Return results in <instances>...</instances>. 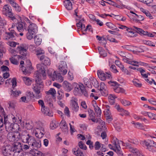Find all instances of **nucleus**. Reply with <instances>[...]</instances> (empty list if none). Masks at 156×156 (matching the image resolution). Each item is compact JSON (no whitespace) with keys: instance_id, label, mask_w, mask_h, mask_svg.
<instances>
[{"instance_id":"f704fd0d","label":"nucleus","mask_w":156,"mask_h":156,"mask_svg":"<svg viewBox=\"0 0 156 156\" xmlns=\"http://www.w3.org/2000/svg\"><path fill=\"white\" fill-rule=\"evenodd\" d=\"M140 66H145L148 70L151 71V69H154L156 68V66L151 65L150 64H147L143 62H142Z\"/></svg>"},{"instance_id":"423d86ee","label":"nucleus","mask_w":156,"mask_h":156,"mask_svg":"<svg viewBox=\"0 0 156 156\" xmlns=\"http://www.w3.org/2000/svg\"><path fill=\"white\" fill-rule=\"evenodd\" d=\"M9 31L8 32H6L5 34V40H14L16 37L18 36V34H17L15 31L9 28Z\"/></svg>"},{"instance_id":"6e6552de","label":"nucleus","mask_w":156,"mask_h":156,"mask_svg":"<svg viewBox=\"0 0 156 156\" xmlns=\"http://www.w3.org/2000/svg\"><path fill=\"white\" fill-rule=\"evenodd\" d=\"M30 141L29 145H31L35 150L41 147V143L39 139H35L33 137L31 139H30Z\"/></svg>"},{"instance_id":"2f4dec72","label":"nucleus","mask_w":156,"mask_h":156,"mask_svg":"<svg viewBox=\"0 0 156 156\" xmlns=\"http://www.w3.org/2000/svg\"><path fill=\"white\" fill-rule=\"evenodd\" d=\"M140 11L143 13H144L147 16L149 17L150 19H153V17L151 15L150 12L147 10L143 8H140Z\"/></svg>"},{"instance_id":"49530a36","label":"nucleus","mask_w":156,"mask_h":156,"mask_svg":"<svg viewBox=\"0 0 156 156\" xmlns=\"http://www.w3.org/2000/svg\"><path fill=\"white\" fill-rule=\"evenodd\" d=\"M87 31H91L92 32L93 30L91 25H88L86 28L85 27V26H84V28L83 30V32H83V34H85V33H84V32Z\"/></svg>"},{"instance_id":"5fc2aeb1","label":"nucleus","mask_w":156,"mask_h":156,"mask_svg":"<svg viewBox=\"0 0 156 156\" xmlns=\"http://www.w3.org/2000/svg\"><path fill=\"white\" fill-rule=\"evenodd\" d=\"M134 28L138 33H139L140 34L144 35V32H146V31H144L141 29L136 27H134Z\"/></svg>"},{"instance_id":"ea45409f","label":"nucleus","mask_w":156,"mask_h":156,"mask_svg":"<svg viewBox=\"0 0 156 156\" xmlns=\"http://www.w3.org/2000/svg\"><path fill=\"white\" fill-rule=\"evenodd\" d=\"M137 70L139 71L142 75L143 77L144 78H147L148 77V75L144 73L145 72V70L141 68H140L137 69Z\"/></svg>"},{"instance_id":"f3484780","label":"nucleus","mask_w":156,"mask_h":156,"mask_svg":"<svg viewBox=\"0 0 156 156\" xmlns=\"http://www.w3.org/2000/svg\"><path fill=\"white\" fill-rule=\"evenodd\" d=\"M40 60L42 62L43 65L40 64L42 65L45 66V70L46 68V66H49L50 65V61L49 59L47 57L44 55H42L40 58ZM39 64H38L39 65ZM46 71V70H45Z\"/></svg>"},{"instance_id":"4be33fe9","label":"nucleus","mask_w":156,"mask_h":156,"mask_svg":"<svg viewBox=\"0 0 156 156\" xmlns=\"http://www.w3.org/2000/svg\"><path fill=\"white\" fill-rule=\"evenodd\" d=\"M43 110L41 109V111L44 115L52 117L53 116V114L52 112L50 111L49 108L45 106L43 108Z\"/></svg>"},{"instance_id":"6e6d98bb","label":"nucleus","mask_w":156,"mask_h":156,"mask_svg":"<svg viewBox=\"0 0 156 156\" xmlns=\"http://www.w3.org/2000/svg\"><path fill=\"white\" fill-rule=\"evenodd\" d=\"M83 80L84 84L88 88H91L92 86L89 82V79L86 78H84Z\"/></svg>"},{"instance_id":"680f3d73","label":"nucleus","mask_w":156,"mask_h":156,"mask_svg":"<svg viewBox=\"0 0 156 156\" xmlns=\"http://www.w3.org/2000/svg\"><path fill=\"white\" fill-rule=\"evenodd\" d=\"M6 43L8 45L12 47H15L17 44V43L13 41H8Z\"/></svg>"},{"instance_id":"e433bc0d","label":"nucleus","mask_w":156,"mask_h":156,"mask_svg":"<svg viewBox=\"0 0 156 156\" xmlns=\"http://www.w3.org/2000/svg\"><path fill=\"white\" fill-rule=\"evenodd\" d=\"M41 38L39 36L36 35L34 37V42L36 45H40L41 44Z\"/></svg>"},{"instance_id":"052dcab7","label":"nucleus","mask_w":156,"mask_h":156,"mask_svg":"<svg viewBox=\"0 0 156 156\" xmlns=\"http://www.w3.org/2000/svg\"><path fill=\"white\" fill-rule=\"evenodd\" d=\"M142 62L140 61H137L132 60L131 65L135 66H139V65H140Z\"/></svg>"},{"instance_id":"aec40b11","label":"nucleus","mask_w":156,"mask_h":156,"mask_svg":"<svg viewBox=\"0 0 156 156\" xmlns=\"http://www.w3.org/2000/svg\"><path fill=\"white\" fill-rule=\"evenodd\" d=\"M127 146L129 148V151L133 153L134 155L137 156H144L141 154L140 151L136 148L133 147H130L129 144H127Z\"/></svg>"},{"instance_id":"603ef678","label":"nucleus","mask_w":156,"mask_h":156,"mask_svg":"<svg viewBox=\"0 0 156 156\" xmlns=\"http://www.w3.org/2000/svg\"><path fill=\"white\" fill-rule=\"evenodd\" d=\"M144 35H147L148 37H156V33L153 32L152 33L148 32L147 31L144 32Z\"/></svg>"},{"instance_id":"de8ad7c7","label":"nucleus","mask_w":156,"mask_h":156,"mask_svg":"<svg viewBox=\"0 0 156 156\" xmlns=\"http://www.w3.org/2000/svg\"><path fill=\"white\" fill-rule=\"evenodd\" d=\"M143 43L150 46L155 47L154 43L149 41L144 40Z\"/></svg>"},{"instance_id":"bf43d9fd","label":"nucleus","mask_w":156,"mask_h":156,"mask_svg":"<svg viewBox=\"0 0 156 156\" xmlns=\"http://www.w3.org/2000/svg\"><path fill=\"white\" fill-rule=\"evenodd\" d=\"M82 88V90L81 91V94L82 93V94L83 95L85 96L86 97H88V94L87 91L86 90L85 87H84L83 85Z\"/></svg>"},{"instance_id":"cd10ccee","label":"nucleus","mask_w":156,"mask_h":156,"mask_svg":"<svg viewBox=\"0 0 156 156\" xmlns=\"http://www.w3.org/2000/svg\"><path fill=\"white\" fill-rule=\"evenodd\" d=\"M53 81L54 80H57L59 82H62L63 80V77L61 75L60 73H56V74L52 80Z\"/></svg>"},{"instance_id":"f257e3e1","label":"nucleus","mask_w":156,"mask_h":156,"mask_svg":"<svg viewBox=\"0 0 156 156\" xmlns=\"http://www.w3.org/2000/svg\"><path fill=\"white\" fill-rule=\"evenodd\" d=\"M37 70L35 79L36 83L33 85V89L36 94L37 98H40L41 97V90L43 87V83L42 79L45 80L46 73L45 66L41 65H37Z\"/></svg>"},{"instance_id":"20e7f679","label":"nucleus","mask_w":156,"mask_h":156,"mask_svg":"<svg viewBox=\"0 0 156 156\" xmlns=\"http://www.w3.org/2000/svg\"><path fill=\"white\" fill-rule=\"evenodd\" d=\"M28 45L26 44H22L17 47V50L19 51L20 54L22 56L20 57L23 59L26 58L27 53Z\"/></svg>"},{"instance_id":"a19ab883","label":"nucleus","mask_w":156,"mask_h":156,"mask_svg":"<svg viewBox=\"0 0 156 156\" xmlns=\"http://www.w3.org/2000/svg\"><path fill=\"white\" fill-rule=\"evenodd\" d=\"M98 49L101 56L103 57H105L107 56V53L102 48L100 47H98Z\"/></svg>"},{"instance_id":"3c124183","label":"nucleus","mask_w":156,"mask_h":156,"mask_svg":"<svg viewBox=\"0 0 156 156\" xmlns=\"http://www.w3.org/2000/svg\"><path fill=\"white\" fill-rule=\"evenodd\" d=\"M32 152L34 153L35 156H44V155L41 152L37 151L36 149L34 150Z\"/></svg>"},{"instance_id":"a211bd4d","label":"nucleus","mask_w":156,"mask_h":156,"mask_svg":"<svg viewBox=\"0 0 156 156\" xmlns=\"http://www.w3.org/2000/svg\"><path fill=\"white\" fill-rule=\"evenodd\" d=\"M33 136L29 135V134L27 133H26L25 135L23 134L22 135H21V138L22 142L24 143H28V144H29V142H30V139L32 138Z\"/></svg>"},{"instance_id":"37998d69","label":"nucleus","mask_w":156,"mask_h":156,"mask_svg":"<svg viewBox=\"0 0 156 156\" xmlns=\"http://www.w3.org/2000/svg\"><path fill=\"white\" fill-rule=\"evenodd\" d=\"M35 34L32 32H30V31H28V32L27 33V39L29 40H31L32 39L33 37L34 36V35Z\"/></svg>"},{"instance_id":"7c9ffc66","label":"nucleus","mask_w":156,"mask_h":156,"mask_svg":"<svg viewBox=\"0 0 156 156\" xmlns=\"http://www.w3.org/2000/svg\"><path fill=\"white\" fill-rule=\"evenodd\" d=\"M22 79L25 84L27 85L30 86L31 84L32 81L29 77L27 76L22 77Z\"/></svg>"},{"instance_id":"c03bdc74","label":"nucleus","mask_w":156,"mask_h":156,"mask_svg":"<svg viewBox=\"0 0 156 156\" xmlns=\"http://www.w3.org/2000/svg\"><path fill=\"white\" fill-rule=\"evenodd\" d=\"M121 102L122 104L125 106L130 105L132 104L130 102L125 99L121 100Z\"/></svg>"},{"instance_id":"7ed1b4c3","label":"nucleus","mask_w":156,"mask_h":156,"mask_svg":"<svg viewBox=\"0 0 156 156\" xmlns=\"http://www.w3.org/2000/svg\"><path fill=\"white\" fill-rule=\"evenodd\" d=\"M8 140L10 142L18 141L21 138V134L19 132H9L7 135Z\"/></svg>"},{"instance_id":"a18cd8bd","label":"nucleus","mask_w":156,"mask_h":156,"mask_svg":"<svg viewBox=\"0 0 156 156\" xmlns=\"http://www.w3.org/2000/svg\"><path fill=\"white\" fill-rule=\"evenodd\" d=\"M44 50L41 49H38L36 51V55L37 57L40 59V58L41 56V55H43L44 54Z\"/></svg>"},{"instance_id":"393cba45","label":"nucleus","mask_w":156,"mask_h":156,"mask_svg":"<svg viewBox=\"0 0 156 156\" xmlns=\"http://www.w3.org/2000/svg\"><path fill=\"white\" fill-rule=\"evenodd\" d=\"M60 126L62 131L64 132L67 133L68 131L67 125L66 122L64 121H62L60 123Z\"/></svg>"},{"instance_id":"9b49d317","label":"nucleus","mask_w":156,"mask_h":156,"mask_svg":"<svg viewBox=\"0 0 156 156\" xmlns=\"http://www.w3.org/2000/svg\"><path fill=\"white\" fill-rule=\"evenodd\" d=\"M77 101V98L74 97H73L70 101V105L73 112H77L79 110Z\"/></svg>"},{"instance_id":"c756f323","label":"nucleus","mask_w":156,"mask_h":156,"mask_svg":"<svg viewBox=\"0 0 156 156\" xmlns=\"http://www.w3.org/2000/svg\"><path fill=\"white\" fill-rule=\"evenodd\" d=\"M10 83H12L13 88H14L16 86L17 83L16 79L15 78H14L12 80L11 79H8L5 82L6 84H10Z\"/></svg>"},{"instance_id":"864d4df0","label":"nucleus","mask_w":156,"mask_h":156,"mask_svg":"<svg viewBox=\"0 0 156 156\" xmlns=\"http://www.w3.org/2000/svg\"><path fill=\"white\" fill-rule=\"evenodd\" d=\"M94 110L98 116L101 115V109L98 106L94 108Z\"/></svg>"},{"instance_id":"e2e57ef3","label":"nucleus","mask_w":156,"mask_h":156,"mask_svg":"<svg viewBox=\"0 0 156 156\" xmlns=\"http://www.w3.org/2000/svg\"><path fill=\"white\" fill-rule=\"evenodd\" d=\"M115 63L116 66H118L121 69L124 68V66L119 60H117L115 61Z\"/></svg>"},{"instance_id":"473e14b6","label":"nucleus","mask_w":156,"mask_h":156,"mask_svg":"<svg viewBox=\"0 0 156 156\" xmlns=\"http://www.w3.org/2000/svg\"><path fill=\"white\" fill-rule=\"evenodd\" d=\"M24 23L22 22L18 23L17 26L16 28L20 32H22L24 30Z\"/></svg>"},{"instance_id":"69168bd1","label":"nucleus","mask_w":156,"mask_h":156,"mask_svg":"<svg viewBox=\"0 0 156 156\" xmlns=\"http://www.w3.org/2000/svg\"><path fill=\"white\" fill-rule=\"evenodd\" d=\"M47 93L54 96L55 94L56 91L55 89L53 88H51L47 92Z\"/></svg>"},{"instance_id":"c9c22d12","label":"nucleus","mask_w":156,"mask_h":156,"mask_svg":"<svg viewBox=\"0 0 156 156\" xmlns=\"http://www.w3.org/2000/svg\"><path fill=\"white\" fill-rule=\"evenodd\" d=\"M131 56V57H124L122 58L123 61L125 62H126L128 64H129L130 65H131L132 64V60L133 59V58L131 55H130Z\"/></svg>"},{"instance_id":"1a4fd4ad","label":"nucleus","mask_w":156,"mask_h":156,"mask_svg":"<svg viewBox=\"0 0 156 156\" xmlns=\"http://www.w3.org/2000/svg\"><path fill=\"white\" fill-rule=\"evenodd\" d=\"M58 69L61 74L65 75L67 72V66L66 62H60L58 66Z\"/></svg>"},{"instance_id":"c85d7f7f","label":"nucleus","mask_w":156,"mask_h":156,"mask_svg":"<svg viewBox=\"0 0 156 156\" xmlns=\"http://www.w3.org/2000/svg\"><path fill=\"white\" fill-rule=\"evenodd\" d=\"M72 152L76 156H84L82 152L79 148H73L72 150Z\"/></svg>"},{"instance_id":"774afa93","label":"nucleus","mask_w":156,"mask_h":156,"mask_svg":"<svg viewBox=\"0 0 156 156\" xmlns=\"http://www.w3.org/2000/svg\"><path fill=\"white\" fill-rule=\"evenodd\" d=\"M111 70L113 72L116 73L118 72V71L116 69V67L115 65H112L110 67Z\"/></svg>"},{"instance_id":"72a5a7b5","label":"nucleus","mask_w":156,"mask_h":156,"mask_svg":"<svg viewBox=\"0 0 156 156\" xmlns=\"http://www.w3.org/2000/svg\"><path fill=\"white\" fill-rule=\"evenodd\" d=\"M48 76L52 78L53 80L54 76L56 74L55 71L52 69H49L48 71Z\"/></svg>"},{"instance_id":"0e129e2a","label":"nucleus","mask_w":156,"mask_h":156,"mask_svg":"<svg viewBox=\"0 0 156 156\" xmlns=\"http://www.w3.org/2000/svg\"><path fill=\"white\" fill-rule=\"evenodd\" d=\"M21 92L20 91H13L11 90V95L12 96H16L20 94Z\"/></svg>"},{"instance_id":"4468645a","label":"nucleus","mask_w":156,"mask_h":156,"mask_svg":"<svg viewBox=\"0 0 156 156\" xmlns=\"http://www.w3.org/2000/svg\"><path fill=\"white\" fill-rule=\"evenodd\" d=\"M76 20L77 22L76 26L78 29H80L82 32H83V30L85 26V25L83 23V22L84 21V18H82L81 16H80L76 18Z\"/></svg>"},{"instance_id":"79ce46f5","label":"nucleus","mask_w":156,"mask_h":156,"mask_svg":"<svg viewBox=\"0 0 156 156\" xmlns=\"http://www.w3.org/2000/svg\"><path fill=\"white\" fill-rule=\"evenodd\" d=\"M117 98V97L115 95L113 94H109L108 96L109 101L110 102L112 101V104L115 103V99Z\"/></svg>"},{"instance_id":"412c9836","label":"nucleus","mask_w":156,"mask_h":156,"mask_svg":"<svg viewBox=\"0 0 156 156\" xmlns=\"http://www.w3.org/2000/svg\"><path fill=\"white\" fill-rule=\"evenodd\" d=\"M37 27L35 23H32L30 24L27 28L28 31L31 32L35 34H36L37 31Z\"/></svg>"},{"instance_id":"bb28decb","label":"nucleus","mask_w":156,"mask_h":156,"mask_svg":"<svg viewBox=\"0 0 156 156\" xmlns=\"http://www.w3.org/2000/svg\"><path fill=\"white\" fill-rule=\"evenodd\" d=\"M64 5L66 8L68 10L72 9V4L70 0H66L64 2Z\"/></svg>"},{"instance_id":"4c0bfd02","label":"nucleus","mask_w":156,"mask_h":156,"mask_svg":"<svg viewBox=\"0 0 156 156\" xmlns=\"http://www.w3.org/2000/svg\"><path fill=\"white\" fill-rule=\"evenodd\" d=\"M5 15L8 18L12 20L16 19L14 16V14L12 12V11H10V12H9L7 13L6 14H5Z\"/></svg>"},{"instance_id":"ddd939ff","label":"nucleus","mask_w":156,"mask_h":156,"mask_svg":"<svg viewBox=\"0 0 156 156\" xmlns=\"http://www.w3.org/2000/svg\"><path fill=\"white\" fill-rule=\"evenodd\" d=\"M97 74L99 79L102 81L105 80L106 79H110L111 78V76L110 74L107 73H105L101 70L98 71Z\"/></svg>"},{"instance_id":"338daca9","label":"nucleus","mask_w":156,"mask_h":156,"mask_svg":"<svg viewBox=\"0 0 156 156\" xmlns=\"http://www.w3.org/2000/svg\"><path fill=\"white\" fill-rule=\"evenodd\" d=\"M10 60L11 62L15 65H17L18 64V61L14 57H12L10 58Z\"/></svg>"},{"instance_id":"4d7b16f0","label":"nucleus","mask_w":156,"mask_h":156,"mask_svg":"<svg viewBox=\"0 0 156 156\" xmlns=\"http://www.w3.org/2000/svg\"><path fill=\"white\" fill-rule=\"evenodd\" d=\"M78 145L80 148L81 149L86 150L87 149L86 145L82 141L79 142Z\"/></svg>"},{"instance_id":"9d476101","label":"nucleus","mask_w":156,"mask_h":156,"mask_svg":"<svg viewBox=\"0 0 156 156\" xmlns=\"http://www.w3.org/2000/svg\"><path fill=\"white\" fill-rule=\"evenodd\" d=\"M73 87L74 89L73 90V93L75 95H79L81 94V91L82 88L83 87V84L74 82L73 83Z\"/></svg>"},{"instance_id":"09e8293b","label":"nucleus","mask_w":156,"mask_h":156,"mask_svg":"<svg viewBox=\"0 0 156 156\" xmlns=\"http://www.w3.org/2000/svg\"><path fill=\"white\" fill-rule=\"evenodd\" d=\"M106 25L109 28L112 30H115L116 29L115 26L111 23L107 22L106 23Z\"/></svg>"},{"instance_id":"39448f33","label":"nucleus","mask_w":156,"mask_h":156,"mask_svg":"<svg viewBox=\"0 0 156 156\" xmlns=\"http://www.w3.org/2000/svg\"><path fill=\"white\" fill-rule=\"evenodd\" d=\"M108 83L112 87L114 91L116 93H124L125 90L119 87V85L116 82L110 81Z\"/></svg>"},{"instance_id":"13d9d810","label":"nucleus","mask_w":156,"mask_h":156,"mask_svg":"<svg viewBox=\"0 0 156 156\" xmlns=\"http://www.w3.org/2000/svg\"><path fill=\"white\" fill-rule=\"evenodd\" d=\"M136 127L141 129H144V126L140 123L136 122L135 124Z\"/></svg>"},{"instance_id":"2eb2a0df","label":"nucleus","mask_w":156,"mask_h":156,"mask_svg":"<svg viewBox=\"0 0 156 156\" xmlns=\"http://www.w3.org/2000/svg\"><path fill=\"white\" fill-rule=\"evenodd\" d=\"M13 152L11 149V146L8 145L3 147L2 153L5 156H9Z\"/></svg>"},{"instance_id":"f03ea898","label":"nucleus","mask_w":156,"mask_h":156,"mask_svg":"<svg viewBox=\"0 0 156 156\" xmlns=\"http://www.w3.org/2000/svg\"><path fill=\"white\" fill-rule=\"evenodd\" d=\"M24 62L21 61L20 65V70H22L23 74L26 75L30 73V70L32 69L31 63L30 60H27L26 63V67L24 66Z\"/></svg>"},{"instance_id":"58836bf2","label":"nucleus","mask_w":156,"mask_h":156,"mask_svg":"<svg viewBox=\"0 0 156 156\" xmlns=\"http://www.w3.org/2000/svg\"><path fill=\"white\" fill-rule=\"evenodd\" d=\"M58 126V123L55 120H53L50 124V127L52 129L56 128Z\"/></svg>"},{"instance_id":"dca6fc26","label":"nucleus","mask_w":156,"mask_h":156,"mask_svg":"<svg viewBox=\"0 0 156 156\" xmlns=\"http://www.w3.org/2000/svg\"><path fill=\"white\" fill-rule=\"evenodd\" d=\"M45 133L44 128L42 126L37 128L35 133V136L39 138H41L43 136Z\"/></svg>"},{"instance_id":"0eeeda50","label":"nucleus","mask_w":156,"mask_h":156,"mask_svg":"<svg viewBox=\"0 0 156 156\" xmlns=\"http://www.w3.org/2000/svg\"><path fill=\"white\" fill-rule=\"evenodd\" d=\"M4 124L5 126L6 130L7 132L15 131V126H17V124H14L9 122L4 117Z\"/></svg>"},{"instance_id":"5701e85b","label":"nucleus","mask_w":156,"mask_h":156,"mask_svg":"<svg viewBox=\"0 0 156 156\" xmlns=\"http://www.w3.org/2000/svg\"><path fill=\"white\" fill-rule=\"evenodd\" d=\"M100 90L101 91H103L104 96H106L107 95V87L104 82H102L101 83L100 85Z\"/></svg>"},{"instance_id":"8fccbe9b","label":"nucleus","mask_w":156,"mask_h":156,"mask_svg":"<svg viewBox=\"0 0 156 156\" xmlns=\"http://www.w3.org/2000/svg\"><path fill=\"white\" fill-rule=\"evenodd\" d=\"M103 144H100L98 141H97L94 144V147L95 150H98L101 147H103Z\"/></svg>"},{"instance_id":"f8f14e48","label":"nucleus","mask_w":156,"mask_h":156,"mask_svg":"<svg viewBox=\"0 0 156 156\" xmlns=\"http://www.w3.org/2000/svg\"><path fill=\"white\" fill-rule=\"evenodd\" d=\"M140 143L144 147H146L150 151L151 150L149 149V147L154 146V144L155 145L156 144L154 141L150 140L141 141Z\"/></svg>"},{"instance_id":"6ab92c4d","label":"nucleus","mask_w":156,"mask_h":156,"mask_svg":"<svg viewBox=\"0 0 156 156\" xmlns=\"http://www.w3.org/2000/svg\"><path fill=\"white\" fill-rule=\"evenodd\" d=\"M11 149L13 152L16 151L22 150V145L21 143L19 142H14L12 146H11Z\"/></svg>"},{"instance_id":"a878e982","label":"nucleus","mask_w":156,"mask_h":156,"mask_svg":"<svg viewBox=\"0 0 156 156\" xmlns=\"http://www.w3.org/2000/svg\"><path fill=\"white\" fill-rule=\"evenodd\" d=\"M63 87L65 90L67 92L70 91L73 88L72 84L67 81H64Z\"/></svg>"},{"instance_id":"b1692460","label":"nucleus","mask_w":156,"mask_h":156,"mask_svg":"<svg viewBox=\"0 0 156 156\" xmlns=\"http://www.w3.org/2000/svg\"><path fill=\"white\" fill-rule=\"evenodd\" d=\"M10 11H12V8L10 6L7 5H4L2 10L3 14L5 15Z\"/></svg>"}]
</instances>
